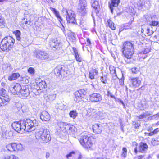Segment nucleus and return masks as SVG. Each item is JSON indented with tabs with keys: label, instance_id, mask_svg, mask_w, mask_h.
Segmentation results:
<instances>
[{
	"label": "nucleus",
	"instance_id": "nucleus-1",
	"mask_svg": "<svg viewBox=\"0 0 159 159\" xmlns=\"http://www.w3.org/2000/svg\"><path fill=\"white\" fill-rule=\"evenodd\" d=\"M122 49L124 57L128 59H131L134 53V43L130 41L124 42Z\"/></svg>",
	"mask_w": 159,
	"mask_h": 159
},
{
	"label": "nucleus",
	"instance_id": "nucleus-2",
	"mask_svg": "<svg viewBox=\"0 0 159 159\" xmlns=\"http://www.w3.org/2000/svg\"><path fill=\"white\" fill-rule=\"evenodd\" d=\"M23 123L22 126V132L25 131L27 132H31L35 129L36 127L38 125V121L35 119L33 120L31 119H26V120H23Z\"/></svg>",
	"mask_w": 159,
	"mask_h": 159
},
{
	"label": "nucleus",
	"instance_id": "nucleus-3",
	"mask_svg": "<svg viewBox=\"0 0 159 159\" xmlns=\"http://www.w3.org/2000/svg\"><path fill=\"white\" fill-rule=\"evenodd\" d=\"M15 41L14 39L12 37H6L2 40L0 44V48L2 51H8L13 47Z\"/></svg>",
	"mask_w": 159,
	"mask_h": 159
},
{
	"label": "nucleus",
	"instance_id": "nucleus-4",
	"mask_svg": "<svg viewBox=\"0 0 159 159\" xmlns=\"http://www.w3.org/2000/svg\"><path fill=\"white\" fill-rule=\"evenodd\" d=\"M93 139L90 134H85L81 136L79 140L80 144L84 148H91L93 144L92 140Z\"/></svg>",
	"mask_w": 159,
	"mask_h": 159
},
{
	"label": "nucleus",
	"instance_id": "nucleus-5",
	"mask_svg": "<svg viewBox=\"0 0 159 159\" xmlns=\"http://www.w3.org/2000/svg\"><path fill=\"white\" fill-rule=\"evenodd\" d=\"M55 75L57 77H61L62 76L66 77L68 74V70L64 66H58L54 70Z\"/></svg>",
	"mask_w": 159,
	"mask_h": 159
},
{
	"label": "nucleus",
	"instance_id": "nucleus-6",
	"mask_svg": "<svg viewBox=\"0 0 159 159\" xmlns=\"http://www.w3.org/2000/svg\"><path fill=\"white\" fill-rule=\"evenodd\" d=\"M87 3L86 0H80L79 4L78 12L81 16H84L87 14Z\"/></svg>",
	"mask_w": 159,
	"mask_h": 159
},
{
	"label": "nucleus",
	"instance_id": "nucleus-7",
	"mask_svg": "<svg viewBox=\"0 0 159 159\" xmlns=\"http://www.w3.org/2000/svg\"><path fill=\"white\" fill-rule=\"evenodd\" d=\"M30 91L27 85L23 87L19 96L22 99H25L30 97Z\"/></svg>",
	"mask_w": 159,
	"mask_h": 159
},
{
	"label": "nucleus",
	"instance_id": "nucleus-8",
	"mask_svg": "<svg viewBox=\"0 0 159 159\" xmlns=\"http://www.w3.org/2000/svg\"><path fill=\"white\" fill-rule=\"evenodd\" d=\"M51 47L54 48L56 50H59L61 46V43L60 40L57 38L51 39L49 42Z\"/></svg>",
	"mask_w": 159,
	"mask_h": 159
},
{
	"label": "nucleus",
	"instance_id": "nucleus-9",
	"mask_svg": "<svg viewBox=\"0 0 159 159\" xmlns=\"http://www.w3.org/2000/svg\"><path fill=\"white\" fill-rule=\"evenodd\" d=\"M130 86L132 87L136 88L141 84V81L138 77L130 78L129 79Z\"/></svg>",
	"mask_w": 159,
	"mask_h": 159
},
{
	"label": "nucleus",
	"instance_id": "nucleus-10",
	"mask_svg": "<svg viewBox=\"0 0 159 159\" xmlns=\"http://www.w3.org/2000/svg\"><path fill=\"white\" fill-rule=\"evenodd\" d=\"M66 12L67 14L66 16L67 22L69 23H75L76 21L73 11L71 10H67Z\"/></svg>",
	"mask_w": 159,
	"mask_h": 159
},
{
	"label": "nucleus",
	"instance_id": "nucleus-11",
	"mask_svg": "<svg viewBox=\"0 0 159 159\" xmlns=\"http://www.w3.org/2000/svg\"><path fill=\"white\" fill-rule=\"evenodd\" d=\"M22 120L18 122H15L12 124V126L13 129L16 132L20 133L22 132V126L24 124Z\"/></svg>",
	"mask_w": 159,
	"mask_h": 159
},
{
	"label": "nucleus",
	"instance_id": "nucleus-12",
	"mask_svg": "<svg viewBox=\"0 0 159 159\" xmlns=\"http://www.w3.org/2000/svg\"><path fill=\"white\" fill-rule=\"evenodd\" d=\"M50 133L48 129H42L36 132L35 137L38 140L40 139L43 138V136Z\"/></svg>",
	"mask_w": 159,
	"mask_h": 159
},
{
	"label": "nucleus",
	"instance_id": "nucleus-13",
	"mask_svg": "<svg viewBox=\"0 0 159 159\" xmlns=\"http://www.w3.org/2000/svg\"><path fill=\"white\" fill-rule=\"evenodd\" d=\"M22 88V87L19 84H16L13 87H11L9 90L14 95H19Z\"/></svg>",
	"mask_w": 159,
	"mask_h": 159
},
{
	"label": "nucleus",
	"instance_id": "nucleus-14",
	"mask_svg": "<svg viewBox=\"0 0 159 159\" xmlns=\"http://www.w3.org/2000/svg\"><path fill=\"white\" fill-rule=\"evenodd\" d=\"M148 148V146L147 145L146 143L141 142L138 146V150H137V148L136 147L134 148V151L136 154L138 151L142 153H144L147 151Z\"/></svg>",
	"mask_w": 159,
	"mask_h": 159
},
{
	"label": "nucleus",
	"instance_id": "nucleus-15",
	"mask_svg": "<svg viewBox=\"0 0 159 159\" xmlns=\"http://www.w3.org/2000/svg\"><path fill=\"white\" fill-rule=\"evenodd\" d=\"M10 100L8 96H0V108H3L7 106Z\"/></svg>",
	"mask_w": 159,
	"mask_h": 159
},
{
	"label": "nucleus",
	"instance_id": "nucleus-16",
	"mask_svg": "<svg viewBox=\"0 0 159 159\" xmlns=\"http://www.w3.org/2000/svg\"><path fill=\"white\" fill-rule=\"evenodd\" d=\"M89 98L92 102H96L101 101L102 97L100 94L95 93L90 95Z\"/></svg>",
	"mask_w": 159,
	"mask_h": 159
},
{
	"label": "nucleus",
	"instance_id": "nucleus-17",
	"mask_svg": "<svg viewBox=\"0 0 159 159\" xmlns=\"http://www.w3.org/2000/svg\"><path fill=\"white\" fill-rule=\"evenodd\" d=\"M102 126L100 124H96L92 126L93 132L97 134L101 133L102 130Z\"/></svg>",
	"mask_w": 159,
	"mask_h": 159
},
{
	"label": "nucleus",
	"instance_id": "nucleus-18",
	"mask_svg": "<svg viewBox=\"0 0 159 159\" xmlns=\"http://www.w3.org/2000/svg\"><path fill=\"white\" fill-rule=\"evenodd\" d=\"M120 2V0H111V1L108 2L109 7L112 13L114 9L113 7H117Z\"/></svg>",
	"mask_w": 159,
	"mask_h": 159
},
{
	"label": "nucleus",
	"instance_id": "nucleus-19",
	"mask_svg": "<svg viewBox=\"0 0 159 159\" xmlns=\"http://www.w3.org/2000/svg\"><path fill=\"white\" fill-rule=\"evenodd\" d=\"M40 119L43 121H48L50 118V116L48 113L46 111H43L40 116Z\"/></svg>",
	"mask_w": 159,
	"mask_h": 159
},
{
	"label": "nucleus",
	"instance_id": "nucleus-20",
	"mask_svg": "<svg viewBox=\"0 0 159 159\" xmlns=\"http://www.w3.org/2000/svg\"><path fill=\"white\" fill-rule=\"evenodd\" d=\"M2 134L3 137L6 139H9L13 135L12 132L11 131L7 130L6 129L2 128Z\"/></svg>",
	"mask_w": 159,
	"mask_h": 159
},
{
	"label": "nucleus",
	"instance_id": "nucleus-21",
	"mask_svg": "<svg viewBox=\"0 0 159 159\" xmlns=\"http://www.w3.org/2000/svg\"><path fill=\"white\" fill-rule=\"evenodd\" d=\"M50 133L48 134L44 135L43 138H42L38 141L42 143H46L49 141L51 140Z\"/></svg>",
	"mask_w": 159,
	"mask_h": 159
},
{
	"label": "nucleus",
	"instance_id": "nucleus-22",
	"mask_svg": "<svg viewBox=\"0 0 159 159\" xmlns=\"http://www.w3.org/2000/svg\"><path fill=\"white\" fill-rule=\"evenodd\" d=\"M52 59L51 56L45 51H43L41 57V60H44L46 61H49Z\"/></svg>",
	"mask_w": 159,
	"mask_h": 159
},
{
	"label": "nucleus",
	"instance_id": "nucleus-23",
	"mask_svg": "<svg viewBox=\"0 0 159 159\" xmlns=\"http://www.w3.org/2000/svg\"><path fill=\"white\" fill-rule=\"evenodd\" d=\"M47 86V84L44 80H42L37 84L36 89L37 90H41L44 88H46Z\"/></svg>",
	"mask_w": 159,
	"mask_h": 159
},
{
	"label": "nucleus",
	"instance_id": "nucleus-24",
	"mask_svg": "<svg viewBox=\"0 0 159 159\" xmlns=\"http://www.w3.org/2000/svg\"><path fill=\"white\" fill-rule=\"evenodd\" d=\"M56 97L55 94H49L45 96L44 98L46 101L51 102L55 99Z\"/></svg>",
	"mask_w": 159,
	"mask_h": 159
},
{
	"label": "nucleus",
	"instance_id": "nucleus-25",
	"mask_svg": "<svg viewBox=\"0 0 159 159\" xmlns=\"http://www.w3.org/2000/svg\"><path fill=\"white\" fill-rule=\"evenodd\" d=\"M43 52V51L39 50H35L34 52V57L37 59L41 60Z\"/></svg>",
	"mask_w": 159,
	"mask_h": 159
},
{
	"label": "nucleus",
	"instance_id": "nucleus-26",
	"mask_svg": "<svg viewBox=\"0 0 159 159\" xmlns=\"http://www.w3.org/2000/svg\"><path fill=\"white\" fill-rule=\"evenodd\" d=\"M2 68V70L6 72H10L12 70L10 64L7 63L3 64Z\"/></svg>",
	"mask_w": 159,
	"mask_h": 159
},
{
	"label": "nucleus",
	"instance_id": "nucleus-27",
	"mask_svg": "<svg viewBox=\"0 0 159 159\" xmlns=\"http://www.w3.org/2000/svg\"><path fill=\"white\" fill-rule=\"evenodd\" d=\"M82 100L81 94L79 91H76L75 93L74 100L77 102H79Z\"/></svg>",
	"mask_w": 159,
	"mask_h": 159
},
{
	"label": "nucleus",
	"instance_id": "nucleus-28",
	"mask_svg": "<svg viewBox=\"0 0 159 159\" xmlns=\"http://www.w3.org/2000/svg\"><path fill=\"white\" fill-rule=\"evenodd\" d=\"M98 74V70L95 69H93L89 72V77L91 79H93L94 78L95 76L97 75Z\"/></svg>",
	"mask_w": 159,
	"mask_h": 159
},
{
	"label": "nucleus",
	"instance_id": "nucleus-29",
	"mask_svg": "<svg viewBox=\"0 0 159 159\" xmlns=\"http://www.w3.org/2000/svg\"><path fill=\"white\" fill-rule=\"evenodd\" d=\"M50 9L53 12L56 16L57 18L59 21L61 22V21L62 20L61 17L60 15L59 12L58 11H57L56 9L53 7H51L50 8Z\"/></svg>",
	"mask_w": 159,
	"mask_h": 159
},
{
	"label": "nucleus",
	"instance_id": "nucleus-30",
	"mask_svg": "<svg viewBox=\"0 0 159 159\" xmlns=\"http://www.w3.org/2000/svg\"><path fill=\"white\" fill-rule=\"evenodd\" d=\"M20 76L18 73H13L8 77V79L10 81H12L18 78Z\"/></svg>",
	"mask_w": 159,
	"mask_h": 159
},
{
	"label": "nucleus",
	"instance_id": "nucleus-31",
	"mask_svg": "<svg viewBox=\"0 0 159 159\" xmlns=\"http://www.w3.org/2000/svg\"><path fill=\"white\" fill-rule=\"evenodd\" d=\"M6 148L7 150L11 152L15 151L14 143H9L6 146Z\"/></svg>",
	"mask_w": 159,
	"mask_h": 159
},
{
	"label": "nucleus",
	"instance_id": "nucleus-32",
	"mask_svg": "<svg viewBox=\"0 0 159 159\" xmlns=\"http://www.w3.org/2000/svg\"><path fill=\"white\" fill-rule=\"evenodd\" d=\"M92 6L93 7L97 10L96 13L97 14L99 13L98 8L99 7V3L98 1L97 0H94L92 4Z\"/></svg>",
	"mask_w": 159,
	"mask_h": 159
},
{
	"label": "nucleus",
	"instance_id": "nucleus-33",
	"mask_svg": "<svg viewBox=\"0 0 159 159\" xmlns=\"http://www.w3.org/2000/svg\"><path fill=\"white\" fill-rule=\"evenodd\" d=\"M145 4V2L143 0H140L137 4L138 8L139 10H141L144 8V5Z\"/></svg>",
	"mask_w": 159,
	"mask_h": 159
},
{
	"label": "nucleus",
	"instance_id": "nucleus-34",
	"mask_svg": "<svg viewBox=\"0 0 159 159\" xmlns=\"http://www.w3.org/2000/svg\"><path fill=\"white\" fill-rule=\"evenodd\" d=\"M152 28L151 26L149 27L147 26L146 30V33H144V35L145 36L150 35L153 34V31L151 29Z\"/></svg>",
	"mask_w": 159,
	"mask_h": 159
},
{
	"label": "nucleus",
	"instance_id": "nucleus-35",
	"mask_svg": "<svg viewBox=\"0 0 159 159\" xmlns=\"http://www.w3.org/2000/svg\"><path fill=\"white\" fill-rule=\"evenodd\" d=\"M15 151H22L23 148L22 145L20 143H14Z\"/></svg>",
	"mask_w": 159,
	"mask_h": 159
},
{
	"label": "nucleus",
	"instance_id": "nucleus-36",
	"mask_svg": "<svg viewBox=\"0 0 159 159\" xmlns=\"http://www.w3.org/2000/svg\"><path fill=\"white\" fill-rule=\"evenodd\" d=\"M150 115V114L148 111L144 113L143 114H142L139 116H138L137 117L140 119H143V118H146L148 116Z\"/></svg>",
	"mask_w": 159,
	"mask_h": 159
},
{
	"label": "nucleus",
	"instance_id": "nucleus-37",
	"mask_svg": "<svg viewBox=\"0 0 159 159\" xmlns=\"http://www.w3.org/2000/svg\"><path fill=\"white\" fill-rule=\"evenodd\" d=\"M73 50L75 53V57L77 61L79 62H81V59L77 51L76 50V48H73Z\"/></svg>",
	"mask_w": 159,
	"mask_h": 159
},
{
	"label": "nucleus",
	"instance_id": "nucleus-38",
	"mask_svg": "<svg viewBox=\"0 0 159 159\" xmlns=\"http://www.w3.org/2000/svg\"><path fill=\"white\" fill-rule=\"evenodd\" d=\"M152 144L153 146H156L159 144V137H156L152 139Z\"/></svg>",
	"mask_w": 159,
	"mask_h": 159
},
{
	"label": "nucleus",
	"instance_id": "nucleus-39",
	"mask_svg": "<svg viewBox=\"0 0 159 159\" xmlns=\"http://www.w3.org/2000/svg\"><path fill=\"white\" fill-rule=\"evenodd\" d=\"M96 112V110L91 108L87 110V114L89 116L93 115Z\"/></svg>",
	"mask_w": 159,
	"mask_h": 159
},
{
	"label": "nucleus",
	"instance_id": "nucleus-40",
	"mask_svg": "<svg viewBox=\"0 0 159 159\" xmlns=\"http://www.w3.org/2000/svg\"><path fill=\"white\" fill-rule=\"evenodd\" d=\"M108 25V26L112 30H115L116 29V27L114 26V24L112 21L109 20L107 21Z\"/></svg>",
	"mask_w": 159,
	"mask_h": 159
},
{
	"label": "nucleus",
	"instance_id": "nucleus-41",
	"mask_svg": "<svg viewBox=\"0 0 159 159\" xmlns=\"http://www.w3.org/2000/svg\"><path fill=\"white\" fill-rule=\"evenodd\" d=\"M14 33L15 34L17 39L18 40H20V31L19 30H16L14 31Z\"/></svg>",
	"mask_w": 159,
	"mask_h": 159
},
{
	"label": "nucleus",
	"instance_id": "nucleus-42",
	"mask_svg": "<svg viewBox=\"0 0 159 159\" xmlns=\"http://www.w3.org/2000/svg\"><path fill=\"white\" fill-rule=\"evenodd\" d=\"M4 159H18V158L15 155H11L10 156H7L5 157Z\"/></svg>",
	"mask_w": 159,
	"mask_h": 159
},
{
	"label": "nucleus",
	"instance_id": "nucleus-43",
	"mask_svg": "<svg viewBox=\"0 0 159 159\" xmlns=\"http://www.w3.org/2000/svg\"><path fill=\"white\" fill-rule=\"evenodd\" d=\"M77 113L75 111H71L69 115L70 116L73 118H75L77 116Z\"/></svg>",
	"mask_w": 159,
	"mask_h": 159
},
{
	"label": "nucleus",
	"instance_id": "nucleus-44",
	"mask_svg": "<svg viewBox=\"0 0 159 159\" xmlns=\"http://www.w3.org/2000/svg\"><path fill=\"white\" fill-rule=\"evenodd\" d=\"M109 69L111 74L112 75H116L115 68L114 67L112 66L110 67Z\"/></svg>",
	"mask_w": 159,
	"mask_h": 159
},
{
	"label": "nucleus",
	"instance_id": "nucleus-45",
	"mask_svg": "<svg viewBox=\"0 0 159 159\" xmlns=\"http://www.w3.org/2000/svg\"><path fill=\"white\" fill-rule=\"evenodd\" d=\"M6 90L3 88H1L0 89V96H8L6 94Z\"/></svg>",
	"mask_w": 159,
	"mask_h": 159
},
{
	"label": "nucleus",
	"instance_id": "nucleus-46",
	"mask_svg": "<svg viewBox=\"0 0 159 159\" xmlns=\"http://www.w3.org/2000/svg\"><path fill=\"white\" fill-rule=\"evenodd\" d=\"M139 68L137 67H134L131 69V71L133 73L136 74L139 71Z\"/></svg>",
	"mask_w": 159,
	"mask_h": 159
},
{
	"label": "nucleus",
	"instance_id": "nucleus-47",
	"mask_svg": "<svg viewBox=\"0 0 159 159\" xmlns=\"http://www.w3.org/2000/svg\"><path fill=\"white\" fill-rule=\"evenodd\" d=\"M122 153L121 156L122 157H125L127 154V150L125 148H123L122 149Z\"/></svg>",
	"mask_w": 159,
	"mask_h": 159
},
{
	"label": "nucleus",
	"instance_id": "nucleus-48",
	"mask_svg": "<svg viewBox=\"0 0 159 159\" xmlns=\"http://www.w3.org/2000/svg\"><path fill=\"white\" fill-rule=\"evenodd\" d=\"M100 79L103 83L106 84L107 83V77L106 75L101 76Z\"/></svg>",
	"mask_w": 159,
	"mask_h": 159
},
{
	"label": "nucleus",
	"instance_id": "nucleus-49",
	"mask_svg": "<svg viewBox=\"0 0 159 159\" xmlns=\"http://www.w3.org/2000/svg\"><path fill=\"white\" fill-rule=\"evenodd\" d=\"M98 82L97 81H95L94 82H92L91 85L95 89L98 88V85L97 84Z\"/></svg>",
	"mask_w": 159,
	"mask_h": 159
},
{
	"label": "nucleus",
	"instance_id": "nucleus-50",
	"mask_svg": "<svg viewBox=\"0 0 159 159\" xmlns=\"http://www.w3.org/2000/svg\"><path fill=\"white\" fill-rule=\"evenodd\" d=\"M28 71L30 74H34V69L33 68L30 67L28 69Z\"/></svg>",
	"mask_w": 159,
	"mask_h": 159
},
{
	"label": "nucleus",
	"instance_id": "nucleus-51",
	"mask_svg": "<svg viewBox=\"0 0 159 159\" xmlns=\"http://www.w3.org/2000/svg\"><path fill=\"white\" fill-rule=\"evenodd\" d=\"M151 5L149 1H147L145 2V4L144 5V8L148 9Z\"/></svg>",
	"mask_w": 159,
	"mask_h": 159
},
{
	"label": "nucleus",
	"instance_id": "nucleus-52",
	"mask_svg": "<svg viewBox=\"0 0 159 159\" xmlns=\"http://www.w3.org/2000/svg\"><path fill=\"white\" fill-rule=\"evenodd\" d=\"M159 24V23L157 21H152L151 22H150L149 24L150 25V26H151V25L153 26H155Z\"/></svg>",
	"mask_w": 159,
	"mask_h": 159
},
{
	"label": "nucleus",
	"instance_id": "nucleus-53",
	"mask_svg": "<svg viewBox=\"0 0 159 159\" xmlns=\"http://www.w3.org/2000/svg\"><path fill=\"white\" fill-rule=\"evenodd\" d=\"M147 26L146 25H143L142 26L141 29V32L142 33H143L145 32V33H146V28H147Z\"/></svg>",
	"mask_w": 159,
	"mask_h": 159
},
{
	"label": "nucleus",
	"instance_id": "nucleus-54",
	"mask_svg": "<svg viewBox=\"0 0 159 159\" xmlns=\"http://www.w3.org/2000/svg\"><path fill=\"white\" fill-rule=\"evenodd\" d=\"M75 154V152L74 151L71 152L66 155V157L67 159H69L70 157H72V155Z\"/></svg>",
	"mask_w": 159,
	"mask_h": 159
},
{
	"label": "nucleus",
	"instance_id": "nucleus-55",
	"mask_svg": "<svg viewBox=\"0 0 159 159\" xmlns=\"http://www.w3.org/2000/svg\"><path fill=\"white\" fill-rule=\"evenodd\" d=\"M5 24L4 20L3 18H2L0 20V26H1L2 25H4Z\"/></svg>",
	"mask_w": 159,
	"mask_h": 159
},
{
	"label": "nucleus",
	"instance_id": "nucleus-56",
	"mask_svg": "<svg viewBox=\"0 0 159 159\" xmlns=\"http://www.w3.org/2000/svg\"><path fill=\"white\" fill-rule=\"evenodd\" d=\"M144 157V155L139 156L135 157L134 159H142Z\"/></svg>",
	"mask_w": 159,
	"mask_h": 159
},
{
	"label": "nucleus",
	"instance_id": "nucleus-57",
	"mask_svg": "<svg viewBox=\"0 0 159 159\" xmlns=\"http://www.w3.org/2000/svg\"><path fill=\"white\" fill-rule=\"evenodd\" d=\"M108 95L110 96L112 98H115L114 95L109 91L108 92Z\"/></svg>",
	"mask_w": 159,
	"mask_h": 159
},
{
	"label": "nucleus",
	"instance_id": "nucleus-58",
	"mask_svg": "<svg viewBox=\"0 0 159 159\" xmlns=\"http://www.w3.org/2000/svg\"><path fill=\"white\" fill-rule=\"evenodd\" d=\"M159 117V113H157V114H156V115H154L153 116H152V117L153 118H154L155 119H158V118Z\"/></svg>",
	"mask_w": 159,
	"mask_h": 159
},
{
	"label": "nucleus",
	"instance_id": "nucleus-59",
	"mask_svg": "<svg viewBox=\"0 0 159 159\" xmlns=\"http://www.w3.org/2000/svg\"><path fill=\"white\" fill-rule=\"evenodd\" d=\"M154 134H156L159 131L158 128H157L152 131Z\"/></svg>",
	"mask_w": 159,
	"mask_h": 159
},
{
	"label": "nucleus",
	"instance_id": "nucleus-60",
	"mask_svg": "<svg viewBox=\"0 0 159 159\" xmlns=\"http://www.w3.org/2000/svg\"><path fill=\"white\" fill-rule=\"evenodd\" d=\"M120 84L121 85H123L124 84V80L121 79L120 81Z\"/></svg>",
	"mask_w": 159,
	"mask_h": 159
},
{
	"label": "nucleus",
	"instance_id": "nucleus-61",
	"mask_svg": "<svg viewBox=\"0 0 159 159\" xmlns=\"http://www.w3.org/2000/svg\"><path fill=\"white\" fill-rule=\"evenodd\" d=\"M60 124H61V125H63V126L64 125H68L67 123L62 122H60Z\"/></svg>",
	"mask_w": 159,
	"mask_h": 159
},
{
	"label": "nucleus",
	"instance_id": "nucleus-62",
	"mask_svg": "<svg viewBox=\"0 0 159 159\" xmlns=\"http://www.w3.org/2000/svg\"><path fill=\"white\" fill-rule=\"evenodd\" d=\"M50 156V153L49 152H46V158H48Z\"/></svg>",
	"mask_w": 159,
	"mask_h": 159
},
{
	"label": "nucleus",
	"instance_id": "nucleus-63",
	"mask_svg": "<svg viewBox=\"0 0 159 159\" xmlns=\"http://www.w3.org/2000/svg\"><path fill=\"white\" fill-rule=\"evenodd\" d=\"M153 135H154V134L153 131L151 132L148 133V135L150 136H152Z\"/></svg>",
	"mask_w": 159,
	"mask_h": 159
},
{
	"label": "nucleus",
	"instance_id": "nucleus-64",
	"mask_svg": "<svg viewBox=\"0 0 159 159\" xmlns=\"http://www.w3.org/2000/svg\"><path fill=\"white\" fill-rule=\"evenodd\" d=\"M153 128L152 127H151V128H150V129H149L148 130V131H150V132H152L153 131Z\"/></svg>",
	"mask_w": 159,
	"mask_h": 159
}]
</instances>
